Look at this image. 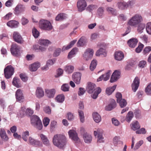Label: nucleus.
<instances>
[{
	"instance_id": "nucleus-47",
	"label": "nucleus",
	"mask_w": 151,
	"mask_h": 151,
	"mask_svg": "<svg viewBox=\"0 0 151 151\" xmlns=\"http://www.w3.org/2000/svg\"><path fill=\"white\" fill-rule=\"evenodd\" d=\"M17 115L19 117H22L26 115V109L24 106H23L21 108L20 110L18 113Z\"/></svg>"
},
{
	"instance_id": "nucleus-30",
	"label": "nucleus",
	"mask_w": 151,
	"mask_h": 151,
	"mask_svg": "<svg viewBox=\"0 0 151 151\" xmlns=\"http://www.w3.org/2000/svg\"><path fill=\"white\" fill-rule=\"evenodd\" d=\"M36 95L37 97L38 98H40L43 97L44 95L43 89L42 88L38 87L36 90Z\"/></svg>"
},
{
	"instance_id": "nucleus-11",
	"label": "nucleus",
	"mask_w": 151,
	"mask_h": 151,
	"mask_svg": "<svg viewBox=\"0 0 151 151\" xmlns=\"http://www.w3.org/2000/svg\"><path fill=\"white\" fill-rule=\"evenodd\" d=\"M20 47L16 44H13L11 46V52L12 55L17 56L19 53Z\"/></svg>"
},
{
	"instance_id": "nucleus-56",
	"label": "nucleus",
	"mask_w": 151,
	"mask_h": 151,
	"mask_svg": "<svg viewBox=\"0 0 151 151\" xmlns=\"http://www.w3.org/2000/svg\"><path fill=\"white\" fill-rule=\"evenodd\" d=\"M97 7L96 5L94 4H90L88 5L86 9L89 12H91L93 10L96 9Z\"/></svg>"
},
{
	"instance_id": "nucleus-49",
	"label": "nucleus",
	"mask_w": 151,
	"mask_h": 151,
	"mask_svg": "<svg viewBox=\"0 0 151 151\" xmlns=\"http://www.w3.org/2000/svg\"><path fill=\"white\" fill-rule=\"evenodd\" d=\"M111 71V70H108L106 73L103 74L104 75L103 80L104 81H107L109 78Z\"/></svg>"
},
{
	"instance_id": "nucleus-28",
	"label": "nucleus",
	"mask_w": 151,
	"mask_h": 151,
	"mask_svg": "<svg viewBox=\"0 0 151 151\" xmlns=\"http://www.w3.org/2000/svg\"><path fill=\"white\" fill-rule=\"evenodd\" d=\"M113 143L115 146H117L120 144H122V142L119 136L115 137L113 139Z\"/></svg>"
},
{
	"instance_id": "nucleus-32",
	"label": "nucleus",
	"mask_w": 151,
	"mask_h": 151,
	"mask_svg": "<svg viewBox=\"0 0 151 151\" xmlns=\"http://www.w3.org/2000/svg\"><path fill=\"white\" fill-rule=\"evenodd\" d=\"M118 8L121 10H124L127 8L126 2L124 1L119 2L117 4Z\"/></svg>"
},
{
	"instance_id": "nucleus-6",
	"label": "nucleus",
	"mask_w": 151,
	"mask_h": 151,
	"mask_svg": "<svg viewBox=\"0 0 151 151\" xmlns=\"http://www.w3.org/2000/svg\"><path fill=\"white\" fill-rule=\"evenodd\" d=\"M14 68L11 65H8L4 69V74L6 79L9 78L13 75L14 72Z\"/></svg>"
},
{
	"instance_id": "nucleus-43",
	"label": "nucleus",
	"mask_w": 151,
	"mask_h": 151,
	"mask_svg": "<svg viewBox=\"0 0 151 151\" xmlns=\"http://www.w3.org/2000/svg\"><path fill=\"white\" fill-rule=\"evenodd\" d=\"M19 79L16 78H14L12 82L13 85L17 88L20 87L21 85L19 82Z\"/></svg>"
},
{
	"instance_id": "nucleus-21",
	"label": "nucleus",
	"mask_w": 151,
	"mask_h": 151,
	"mask_svg": "<svg viewBox=\"0 0 151 151\" xmlns=\"http://www.w3.org/2000/svg\"><path fill=\"white\" fill-rule=\"evenodd\" d=\"M45 93L47 96L49 98H53L55 93L56 91L55 89L52 88L51 89H45Z\"/></svg>"
},
{
	"instance_id": "nucleus-39",
	"label": "nucleus",
	"mask_w": 151,
	"mask_h": 151,
	"mask_svg": "<svg viewBox=\"0 0 151 151\" xmlns=\"http://www.w3.org/2000/svg\"><path fill=\"white\" fill-rule=\"evenodd\" d=\"M116 87V85H114L112 87L107 88L106 90V93L108 95H110L114 91Z\"/></svg>"
},
{
	"instance_id": "nucleus-53",
	"label": "nucleus",
	"mask_w": 151,
	"mask_h": 151,
	"mask_svg": "<svg viewBox=\"0 0 151 151\" xmlns=\"http://www.w3.org/2000/svg\"><path fill=\"white\" fill-rule=\"evenodd\" d=\"M29 135V132L28 131H26L23 132L22 134V138L25 141H27L28 137Z\"/></svg>"
},
{
	"instance_id": "nucleus-42",
	"label": "nucleus",
	"mask_w": 151,
	"mask_h": 151,
	"mask_svg": "<svg viewBox=\"0 0 151 151\" xmlns=\"http://www.w3.org/2000/svg\"><path fill=\"white\" fill-rule=\"evenodd\" d=\"M86 43V40L83 37H81L77 43V45L78 47L83 46Z\"/></svg>"
},
{
	"instance_id": "nucleus-27",
	"label": "nucleus",
	"mask_w": 151,
	"mask_h": 151,
	"mask_svg": "<svg viewBox=\"0 0 151 151\" xmlns=\"http://www.w3.org/2000/svg\"><path fill=\"white\" fill-rule=\"evenodd\" d=\"M13 37L15 42L18 43H21L22 38L18 32H14L13 33Z\"/></svg>"
},
{
	"instance_id": "nucleus-63",
	"label": "nucleus",
	"mask_w": 151,
	"mask_h": 151,
	"mask_svg": "<svg viewBox=\"0 0 151 151\" xmlns=\"http://www.w3.org/2000/svg\"><path fill=\"white\" fill-rule=\"evenodd\" d=\"M98 141L97 142L101 143L104 142V137H103L102 134H98L97 135Z\"/></svg>"
},
{
	"instance_id": "nucleus-33",
	"label": "nucleus",
	"mask_w": 151,
	"mask_h": 151,
	"mask_svg": "<svg viewBox=\"0 0 151 151\" xmlns=\"http://www.w3.org/2000/svg\"><path fill=\"white\" fill-rule=\"evenodd\" d=\"M97 15L100 18L103 17L104 15V8L99 7L97 11Z\"/></svg>"
},
{
	"instance_id": "nucleus-58",
	"label": "nucleus",
	"mask_w": 151,
	"mask_h": 151,
	"mask_svg": "<svg viewBox=\"0 0 151 151\" xmlns=\"http://www.w3.org/2000/svg\"><path fill=\"white\" fill-rule=\"evenodd\" d=\"M32 34L33 36L36 38H37L39 35V32L37 30L34 28L32 29Z\"/></svg>"
},
{
	"instance_id": "nucleus-22",
	"label": "nucleus",
	"mask_w": 151,
	"mask_h": 151,
	"mask_svg": "<svg viewBox=\"0 0 151 151\" xmlns=\"http://www.w3.org/2000/svg\"><path fill=\"white\" fill-rule=\"evenodd\" d=\"M96 55L97 56H101L102 57H105L107 55V53L105 49L101 48L96 51Z\"/></svg>"
},
{
	"instance_id": "nucleus-34",
	"label": "nucleus",
	"mask_w": 151,
	"mask_h": 151,
	"mask_svg": "<svg viewBox=\"0 0 151 151\" xmlns=\"http://www.w3.org/2000/svg\"><path fill=\"white\" fill-rule=\"evenodd\" d=\"M74 67L73 66L67 65L64 66V70L66 73H72L74 70Z\"/></svg>"
},
{
	"instance_id": "nucleus-57",
	"label": "nucleus",
	"mask_w": 151,
	"mask_h": 151,
	"mask_svg": "<svg viewBox=\"0 0 151 151\" xmlns=\"http://www.w3.org/2000/svg\"><path fill=\"white\" fill-rule=\"evenodd\" d=\"M50 120V119L47 117L44 118L42 120L44 126L46 127L49 124Z\"/></svg>"
},
{
	"instance_id": "nucleus-60",
	"label": "nucleus",
	"mask_w": 151,
	"mask_h": 151,
	"mask_svg": "<svg viewBox=\"0 0 151 151\" xmlns=\"http://www.w3.org/2000/svg\"><path fill=\"white\" fill-rule=\"evenodd\" d=\"M143 143V140L139 141L136 144L134 149L135 150L138 149Z\"/></svg>"
},
{
	"instance_id": "nucleus-17",
	"label": "nucleus",
	"mask_w": 151,
	"mask_h": 151,
	"mask_svg": "<svg viewBox=\"0 0 151 151\" xmlns=\"http://www.w3.org/2000/svg\"><path fill=\"white\" fill-rule=\"evenodd\" d=\"M24 11V6L21 4H19L16 7L14 10V13L16 15H18Z\"/></svg>"
},
{
	"instance_id": "nucleus-38",
	"label": "nucleus",
	"mask_w": 151,
	"mask_h": 151,
	"mask_svg": "<svg viewBox=\"0 0 151 151\" xmlns=\"http://www.w3.org/2000/svg\"><path fill=\"white\" fill-rule=\"evenodd\" d=\"M65 96L63 94H60L58 95L55 98V100L57 102L62 103L64 101Z\"/></svg>"
},
{
	"instance_id": "nucleus-9",
	"label": "nucleus",
	"mask_w": 151,
	"mask_h": 151,
	"mask_svg": "<svg viewBox=\"0 0 151 151\" xmlns=\"http://www.w3.org/2000/svg\"><path fill=\"white\" fill-rule=\"evenodd\" d=\"M29 144L36 147H42L43 144L42 142L39 140L35 139L32 137H30L28 139Z\"/></svg>"
},
{
	"instance_id": "nucleus-64",
	"label": "nucleus",
	"mask_w": 151,
	"mask_h": 151,
	"mask_svg": "<svg viewBox=\"0 0 151 151\" xmlns=\"http://www.w3.org/2000/svg\"><path fill=\"white\" fill-rule=\"evenodd\" d=\"M146 65V62L144 60H142L140 61L138 66L141 68H144Z\"/></svg>"
},
{
	"instance_id": "nucleus-59",
	"label": "nucleus",
	"mask_w": 151,
	"mask_h": 151,
	"mask_svg": "<svg viewBox=\"0 0 151 151\" xmlns=\"http://www.w3.org/2000/svg\"><path fill=\"white\" fill-rule=\"evenodd\" d=\"M33 113V110L30 108H28L26 109V115L31 116Z\"/></svg>"
},
{
	"instance_id": "nucleus-26",
	"label": "nucleus",
	"mask_w": 151,
	"mask_h": 151,
	"mask_svg": "<svg viewBox=\"0 0 151 151\" xmlns=\"http://www.w3.org/2000/svg\"><path fill=\"white\" fill-rule=\"evenodd\" d=\"M83 137L84 141L86 143H90L92 140L91 136L87 133H85L83 134Z\"/></svg>"
},
{
	"instance_id": "nucleus-52",
	"label": "nucleus",
	"mask_w": 151,
	"mask_h": 151,
	"mask_svg": "<svg viewBox=\"0 0 151 151\" xmlns=\"http://www.w3.org/2000/svg\"><path fill=\"white\" fill-rule=\"evenodd\" d=\"M145 91L147 95H151V83L148 84L146 87Z\"/></svg>"
},
{
	"instance_id": "nucleus-8",
	"label": "nucleus",
	"mask_w": 151,
	"mask_h": 151,
	"mask_svg": "<svg viewBox=\"0 0 151 151\" xmlns=\"http://www.w3.org/2000/svg\"><path fill=\"white\" fill-rule=\"evenodd\" d=\"M87 3L85 0H78L77 3V6L78 11L82 12L84 10L87 6Z\"/></svg>"
},
{
	"instance_id": "nucleus-24",
	"label": "nucleus",
	"mask_w": 151,
	"mask_h": 151,
	"mask_svg": "<svg viewBox=\"0 0 151 151\" xmlns=\"http://www.w3.org/2000/svg\"><path fill=\"white\" fill-rule=\"evenodd\" d=\"M38 44L40 45L43 46L47 47L51 43V42L48 40L46 39H40L38 41Z\"/></svg>"
},
{
	"instance_id": "nucleus-44",
	"label": "nucleus",
	"mask_w": 151,
	"mask_h": 151,
	"mask_svg": "<svg viewBox=\"0 0 151 151\" xmlns=\"http://www.w3.org/2000/svg\"><path fill=\"white\" fill-rule=\"evenodd\" d=\"M31 123L32 125L35 124L38 121L40 120L39 118L36 115L32 116L31 118Z\"/></svg>"
},
{
	"instance_id": "nucleus-5",
	"label": "nucleus",
	"mask_w": 151,
	"mask_h": 151,
	"mask_svg": "<svg viewBox=\"0 0 151 151\" xmlns=\"http://www.w3.org/2000/svg\"><path fill=\"white\" fill-rule=\"evenodd\" d=\"M94 53V51L91 48L86 49L82 54L83 59L85 61H88L92 58Z\"/></svg>"
},
{
	"instance_id": "nucleus-37",
	"label": "nucleus",
	"mask_w": 151,
	"mask_h": 151,
	"mask_svg": "<svg viewBox=\"0 0 151 151\" xmlns=\"http://www.w3.org/2000/svg\"><path fill=\"white\" fill-rule=\"evenodd\" d=\"M67 17V15L66 14L64 13H60L58 14L55 18L56 21H62Z\"/></svg>"
},
{
	"instance_id": "nucleus-25",
	"label": "nucleus",
	"mask_w": 151,
	"mask_h": 151,
	"mask_svg": "<svg viewBox=\"0 0 151 151\" xmlns=\"http://www.w3.org/2000/svg\"><path fill=\"white\" fill-rule=\"evenodd\" d=\"M137 42L138 40L136 38H132L128 41L127 43L130 47L132 48L136 46Z\"/></svg>"
},
{
	"instance_id": "nucleus-16",
	"label": "nucleus",
	"mask_w": 151,
	"mask_h": 151,
	"mask_svg": "<svg viewBox=\"0 0 151 151\" xmlns=\"http://www.w3.org/2000/svg\"><path fill=\"white\" fill-rule=\"evenodd\" d=\"M124 57V55L123 52L120 51L115 52L114 54V59L116 60L120 61L122 60Z\"/></svg>"
},
{
	"instance_id": "nucleus-3",
	"label": "nucleus",
	"mask_w": 151,
	"mask_h": 151,
	"mask_svg": "<svg viewBox=\"0 0 151 151\" xmlns=\"http://www.w3.org/2000/svg\"><path fill=\"white\" fill-rule=\"evenodd\" d=\"M87 91L89 93H91L94 92L91 95L93 99H96L99 93L101 91V89L100 87L97 88L96 85L93 83L89 82L88 83L86 87Z\"/></svg>"
},
{
	"instance_id": "nucleus-29",
	"label": "nucleus",
	"mask_w": 151,
	"mask_h": 151,
	"mask_svg": "<svg viewBox=\"0 0 151 151\" xmlns=\"http://www.w3.org/2000/svg\"><path fill=\"white\" fill-rule=\"evenodd\" d=\"M93 117L94 121L97 123H99L101 121V116L97 112H94L93 114Z\"/></svg>"
},
{
	"instance_id": "nucleus-50",
	"label": "nucleus",
	"mask_w": 151,
	"mask_h": 151,
	"mask_svg": "<svg viewBox=\"0 0 151 151\" xmlns=\"http://www.w3.org/2000/svg\"><path fill=\"white\" fill-rule=\"evenodd\" d=\"M69 86L68 84H63L61 86V89L64 92L68 91H69Z\"/></svg>"
},
{
	"instance_id": "nucleus-54",
	"label": "nucleus",
	"mask_w": 151,
	"mask_h": 151,
	"mask_svg": "<svg viewBox=\"0 0 151 151\" xmlns=\"http://www.w3.org/2000/svg\"><path fill=\"white\" fill-rule=\"evenodd\" d=\"M146 29L148 34L151 35V22H149L147 24Z\"/></svg>"
},
{
	"instance_id": "nucleus-7",
	"label": "nucleus",
	"mask_w": 151,
	"mask_h": 151,
	"mask_svg": "<svg viewBox=\"0 0 151 151\" xmlns=\"http://www.w3.org/2000/svg\"><path fill=\"white\" fill-rule=\"evenodd\" d=\"M69 137L75 143H78L80 142V140L76 132L73 130H70L68 132Z\"/></svg>"
},
{
	"instance_id": "nucleus-19",
	"label": "nucleus",
	"mask_w": 151,
	"mask_h": 151,
	"mask_svg": "<svg viewBox=\"0 0 151 151\" xmlns=\"http://www.w3.org/2000/svg\"><path fill=\"white\" fill-rule=\"evenodd\" d=\"M40 63L38 62L34 63L29 67V70L32 71H36L40 66Z\"/></svg>"
},
{
	"instance_id": "nucleus-41",
	"label": "nucleus",
	"mask_w": 151,
	"mask_h": 151,
	"mask_svg": "<svg viewBox=\"0 0 151 151\" xmlns=\"http://www.w3.org/2000/svg\"><path fill=\"white\" fill-rule=\"evenodd\" d=\"M134 116V113L132 111H129L126 116L125 120L128 122L131 121Z\"/></svg>"
},
{
	"instance_id": "nucleus-14",
	"label": "nucleus",
	"mask_w": 151,
	"mask_h": 151,
	"mask_svg": "<svg viewBox=\"0 0 151 151\" xmlns=\"http://www.w3.org/2000/svg\"><path fill=\"white\" fill-rule=\"evenodd\" d=\"M120 75V72L117 70H115L113 73L110 80L111 83L115 82L119 78Z\"/></svg>"
},
{
	"instance_id": "nucleus-48",
	"label": "nucleus",
	"mask_w": 151,
	"mask_h": 151,
	"mask_svg": "<svg viewBox=\"0 0 151 151\" xmlns=\"http://www.w3.org/2000/svg\"><path fill=\"white\" fill-rule=\"evenodd\" d=\"M117 102L119 104V106L122 108L125 107L127 104L126 101L124 99H121V100L117 101Z\"/></svg>"
},
{
	"instance_id": "nucleus-36",
	"label": "nucleus",
	"mask_w": 151,
	"mask_h": 151,
	"mask_svg": "<svg viewBox=\"0 0 151 151\" xmlns=\"http://www.w3.org/2000/svg\"><path fill=\"white\" fill-rule=\"evenodd\" d=\"M0 135L4 141H6L8 140L9 138L4 129L1 128L0 129Z\"/></svg>"
},
{
	"instance_id": "nucleus-15",
	"label": "nucleus",
	"mask_w": 151,
	"mask_h": 151,
	"mask_svg": "<svg viewBox=\"0 0 151 151\" xmlns=\"http://www.w3.org/2000/svg\"><path fill=\"white\" fill-rule=\"evenodd\" d=\"M40 137L43 144L46 146H49L50 145V142L49 140L46 136L41 134Z\"/></svg>"
},
{
	"instance_id": "nucleus-40",
	"label": "nucleus",
	"mask_w": 151,
	"mask_h": 151,
	"mask_svg": "<svg viewBox=\"0 0 151 151\" xmlns=\"http://www.w3.org/2000/svg\"><path fill=\"white\" fill-rule=\"evenodd\" d=\"M76 40H74L72 41H71L69 43V45H68L67 46H64L62 48V50L63 51H64L66 50H68L71 47H72L73 45L75 44V43L77 42Z\"/></svg>"
},
{
	"instance_id": "nucleus-45",
	"label": "nucleus",
	"mask_w": 151,
	"mask_h": 151,
	"mask_svg": "<svg viewBox=\"0 0 151 151\" xmlns=\"http://www.w3.org/2000/svg\"><path fill=\"white\" fill-rule=\"evenodd\" d=\"M131 125V128L134 130L139 129L140 127L139 122L137 121L133 122Z\"/></svg>"
},
{
	"instance_id": "nucleus-12",
	"label": "nucleus",
	"mask_w": 151,
	"mask_h": 151,
	"mask_svg": "<svg viewBox=\"0 0 151 151\" xmlns=\"http://www.w3.org/2000/svg\"><path fill=\"white\" fill-rule=\"evenodd\" d=\"M139 83V78L137 77H136L132 84V89L134 92H135L138 89Z\"/></svg>"
},
{
	"instance_id": "nucleus-62",
	"label": "nucleus",
	"mask_w": 151,
	"mask_h": 151,
	"mask_svg": "<svg viewBox=\"0 0 151 151\" xmlns=\"http://www.w3.org/2000/svg\"><path fill=\"white\" fill-rule=\"evenodd\" d=\"M146 132V131L145 128H142L138 130L136 132V133L137 134H145Z\"/></svg>"
},
{
	"instance_id": "nucleus-4",
	"label": "nucleus",
	"mask_w": 151,
	"mask_h": 151,
	"mask_svg": "<svg viewBox=\"0 0 151 151\" xmlns=\"http://www.w3.org/2000/svg\"><path fill=\"white\" fill-rule=\"evenodd\" d=\"M40 27L45 30H49L52 29V26L50 22L48 20L42 19L39 23Z\"/></svg>"
},
{
	"instance_id": "nucleus-18",
	"label": "nucleus",
	"mask_w": 151,
	"mask_h": 151,
	"mask_svg": "<svg viewBox=\"0 0 151 151\" xmlns=\"http://www.w3.org/2000/svg\"><path fill=\"white\" fill-rule=\"evenodd\" d=\"M116 106V103L114 100L111 99L110 100V104L106 106L105 109L107 111H111L112 109L115 108Z\"/></svg>"
},
{
	"instance_id": "nucleus-23",
	"label": "nucleus",
	"mask_w": 151,
	"mask_h": 151,
	"mask_svg": "<svg viewBox=\"0 0 151 151\" xmlns=\"http://www.w3.org/2000/svg\"><path fill=\"white\" fill-rule=\"evenodd\" d=\"M18 24V22L15 20H10L6 23L7 25L12 28L17 27Z\"/></svg>"
},
{
	"instance_id": "nucleus-1",
	"label": "nucleus",
	"mask_w": 151,
	"mask_h": 151,
	"mask_svg": "<svg viewBox=\"0 0 151 151\" xmlns=\"http://www.w3.org/2000/svg\"><path fill=\"white\" fill-rule=\"evenodd\" d=\"M53 145L59 148L62 149L65 145L66 140L65 136L60 134L55 135L52 139Z\"/></svg>"
},
{
	"instance_id": "nucleus-55",
	"label": "nucleus",
	"mask_w": 151,
	"mask_h": 151,
	"mask_svg": "<svg viewBox=\"0 0 151 151\" xmlns=\"http://www.w3.org/2000/svg\"><path fill=\"white\" fill-rule=\"evenodd\" d=\"M78 113L81 122L83 123L84 121V116L83 111L81 110H79Z\"/></svg>"
},
{
	"instance_id": "nucleus-35",
	"label": "nucleus",
	"mask_w": 151,
	"mask_h": 151,
	"mask_svg": "<svg viewBox=\"0 0 151 151\" xmlns=\"http://www.w3.org/2000/svg\"><path fill=\"white\" fill-rule=\"evenodd\" d=\"M137 26V32L141 34L143 32V30L145 27V24L141 23V22Z\"/></svg>"
},
{
	"instance_id": "nucleus-61",
	"label": "nucleus",
	"mask_w": 151,
	"mask_h": 151,
	"mask_svg": "<svg viewBox=\"0 0 151 151\" xmlns=\"http://www.w3.org/2000/svg\"><path fill=\"white\" fill-rule=\"evenodd\" d=\"M44 111L46 114H50L51 113V110L49 106H46L43 108Z\"/></svg>"
},
{
	"instance_id": "nucleus-31",
	"label": "nucleus",
	"mask_w": 151,
	"mask_h": 151,
	"mask_svg": "<svg viewBox=\"0 0 151 151\" xmlns=\"http://www.w3.org/2000/svg\"><path fill=\"white\" fill-rule=\"evenodd\" d=\"M78 49L77 47L73 48L69 52L68 58V59H71L73 57L74 55H76L78 52Z\"/></svg>"
},
{
	"instance_id": "nucleus-51",
	"label": "nucleus",
	"mask_w": 151,
	"mask_h": 151,
	"mask_svg": "<svg viewBox=\"0 0 151 151\" xmlns=\"http://www.w3.org/2000/svg\"><path fill=\"white\" fill-rule=\"evenodd\" d=\"M33 126L39 130H41L43 127L42 122L41 120L38 121V122L36 123Z\"/></svg>"
},
{
	"instance_id": "nucleus-20",
	"label": "nucleus",
	"mask_w": 151,
	"mask_h": 151,
	"mask_svg": "<svg viewBox=\"0 0 151 151\" xmlns=\"http://www.w3.org/2000/svg\"><path fill=\"white\" fill-rule=\"evenodd\" d=\"M56 59L53 58L52 59H49L47 61L46 64L45 66L42 68L43 70H47L48 69L49 67L53 65L55 63Z\"/></svg>"
},
{
	"instance_id": "nucleus-10",
	"label": "nucleus",
	"mask_w": 151,
	"mask_h": 151,
	"mask_svg": "<svg viewBox=\"0 0 151 151\" xmlns=\"http://www.w3.org/2000/svg\"><path fill=\"white\" fill-rule=\"evenodd\" d=\"M15 96L17 101L20 102H23L24 99L22 91L20 89H18L16 92Z\"/></svg>"
},
{
	"instance_id": "nucleus-2",
	"label": "nucleus",
	"mask_w": 151,
	"mask_h": 151,
	"mask_svg": "<svg viewBox=\"0 0 151 151\" xmlns=\"http://www.w3.org/2000/svg\"><path fill=\"white\" fill-rule=\"evenodd\" d=\"M143 21V17L141 15L137 14L133 15L128 20L127 25L129 27H136Z\"/></svg>"
},
{
	"instance_id": "nucleus-46",
	"label": "nucleus",
	"mask_w": 151,
	"mask_h": 151,
	"mask_svg": "<svg viewBox=\"0 0 151 151\" xmlns=\"http://www.w3.org/2000/svg\"><path fill=\"white\" fill-rule=\"evenodd\" d=\"M97 63V60L95 59H93L91 61L90 66V69L91 71H93L96 68Z\"/></svg>"
},
{
	"instance_id": "nucleus-13",
	"label": "nucleus",
	"mask_w": 151,
	"mask_h": 151,
	"mask_svg": "<svg viewBox=\"0 0 151 151\" xmlns=\"http://www.w3.org/2000/svg\"><path fill=\"white\" fill-rule=\"evenodd\" d=\"M81 76V74L79 72H75L73 74V80L76 84H78L80 83Z\"/></svg>"
}]
</instances>
